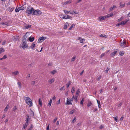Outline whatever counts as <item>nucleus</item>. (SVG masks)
Instances as JSON below:
<instances>
[{
	"label": "nucleus",
	"instance_id": "de8ad7c7",
	"mask_svg": "<svg viewBox=\"0 0 130 130\" xmlns=\"http://www.w3.org/2000/svg\"><path fill=\"white\" fill-rule=\"evenodd\" d=\"M60 18L62 19H67V17H66V15H63V17H60Z\"/></svg>",
	"mask_w": 130,
	"mask_h": 130
},
{
	"label": "nucleus",
	"instance_id": "8fccbe9b",
	"mask_svg": "<svg viewBox=\"0 0 130 130\" xmlns=\"http://www.w3.org/2000/svg\"><path fill=\"white\" fill-rule=\"evenodd\" d=\"M102 76L101 75L99 76V77L97 78V80L99 81L101 79Z\"/></svg>",
	"mask_w": 130,
	"mask_h": 130
},
{
	"label": "nucleus",
	"instance_id": "2f4dec72",
	"mask_svg": "<svg viewBox=\"0 0 130 130\" xmlns=\"http://www.w3.org/2000/svg\"><path fill=\"white\" fill-rule=\"evenodd\" d=\"M31 26L30 25H28L25 26V28L26 29H28Z\"/></svg>",
	"mask_w": 130,
	"mask_h": 130
},
{
	"label": "nucleus",
	"instance_id": "5fc2aeb1",
	"mask_svg": "<svg viewBox=\"0 0 130 130\" xmlns=\"http://www.w3.org/2000/svg\"><path fill=\"white\" fill-rule=\"evenodd\" d=\"M18 84L19 86V87L20 88H21V83L20 82H18Z\"/></svg>",
	"mask_w": 130,
	"mask_h": 130
},
{
	"label": "nucleus",
	"instance_id": "bf43d9fd",
	"mask_svg": "<svg viewBox=\"0 0 130 130\" xmlns=\"http://www.w3.org/2000/svg\"><path fill=\"white\" fill-rule=\"evenodd\" d=\"M6 41L5 40H4L3 42L2 43V44L3 45H4L6 43Z\"/></svg>",
	"mask_w": 130,
	"mask_h": 130
},
{
	"label": "nucleus",
	"instance_id": "a878e982",
	"mask_svg": "<svg viewBox=\"0 0 130 130\" xmlns=\"http://www.w3.org/2000/svg\"><path fill=\"white\" fill-rule=\"evenodd\" d=\"M28 124H26V123H25V124H24L23 125V128L24 129L26 128L27 127Z\"/></svg>",
	"mask_w": 130,
	"mask_h": 130
},
{
	"label": "nucleus",
	"instance_id": "39448f33",
	"mask_svg": "<svg viewBox=\"0 0 130 130\" xmlns=\"http://www.w3.org/2000/svg\"><path fill=\"white\" fill-rule=\"evenodd\" d=\"M46 38V37H40L38 40V42L39 43L42 42L44 41Z\"/></svg>",
	"mask_w": 130,
	"mask_h": 130
},
{
	"label": "nucleus",
	"instance_id": "09e8293b",
	"mask_svg": "<svg viewBox=\"0 0 130 130\" xmlns=\"http://www.w3.org/2000/svg\"><path fill=\"white\" fill-rule=\"evenodd\" d=\"M61 91H62V90H65V88L64 86H63L62 87H61L60 89Z\"/></svg>",
	"mask_w": 130,
	"mask_h": 130
},
{
	"label": "nucleus",
	"instance_id": "20e7f679",
	"mask_svg": "<svg viewBox=\"0 0 130 130\" xmlns=\"http://www.w3.org/2000/svg\"><path fill=\"white\" fill-rule=\"evenodd\" d=\"M21 47L23 49L24 48H25L28 47L27 44L24 41L23 42Z\"/></svg>",
	"mask_w": 130,
	"mask_h": 130
},
{
	"label": "nucleus",
	"instance_id": "7c9ffc66",
	"mask_svg": "<svg viewBox=\"0 0 130 130\" xmlns=\"http://www.w3.org/2000/svg\"><path fill=\"white\" fill-rule=\"evenodd\" d=\"M56 70H53L51 72V73L53 74H55V73H56Z\"/></svg>",
	"mask_w": 130,
	"mask_h": 130
},
{
	"label": "nucleus",
	"instance_id": "f257e3e1",
	"mask_svg": "<svg viewBox=\"0 0 130 130\" xmlns=\"http://www.w3.org/2000/svg\"><path fill=\"white\" fill-rule=\"evenodd\" d=\"M25 101L26 104L29 105L30 107H31L32 105V102L31 99L28 97H25Z\"/></svg>",
	"mask_w": 130,
	"mask_h": 130
},
{
	"label": "nucleus",
	"instance_id": "6e6552de",
	"mask_svg": "<svg viewBox=\"0 0 130 130\" xmlns=\"http://www.w3.org/2000/svg\"><path fill=\"white\" fill-rule=\"evenodd\" d=\"M35 47V42H34L32 43V44L31 45V46H30V47L32 50H34Z\"/></svg>",
	"mask_w": 130,
	"mask_h": 130
},
{
	"label": "nucleus",
	"instance_id": "b1692460",
	"mask_svg": "<svg viewBox=\"0 0 130 130\" xmlns=\"http://www.w3.org/2000/svg\"><path fill=\"white\" fill-rule=\"evenodd\" d=\"M80 42L81 43H85V39H83L81 40L80 41Z\"/></svg>",
	"mask_w": 130,
	"mask_h": 130
},
{
	"label": "nucleus",
	"instance_id": "473e14b6",
	"mask_svg": "<svg viewBox=\"0 0 130 130\" xmlns=\"http://www.w3.org/2000/svg\"><path fill=\"white\" fill-rule=\"evenodd\" d=\"M71 84V81H69V82L68 83L66 84V86L67 88H68L70 85Z\"/></svg>",
	"mask_w": 130,
	"mask_h": 130
},
{
	"label": "nucleus",
	"instance_id": "4c0bfd02",
	"mask_svg": "<svg viewBox=\"0 0 130 130\" xmlns=\"http://www.w3.org/2000/svg\"><path fill=\"white\" fill-rule=\"evenodd\" d=\"M124 18V17L123 16L121 17L120 18L118 19V22H120L122 21Z\"/></svg>",
	"mask_w": 130,
	"mask_h": 130
},
{
	"label": "nucleus",
	"instance_id": "4d7b16f0",
	"mask_svg": "<svg viewBox=\"0 0 130 130\" xmlns=\"http://www.w3.org/2000/svg\"><path fill=\"white\" fill-rule=\"evenodd\" d=\"M57 117H55L54 120V123H55L56 122V121L57 120Z\"/></svg>",
	"mask_w": 130,
	"mask_h": 130
},
{
	"label": "nucleus",
	"instance_id": "bb28decb",
	"mask_svg": "<svg viewBox=\"0 0 130 130\" xmlns=\"http://www.w3.org/2000/svg\"><path fill=\"white\" fill-rule=\"evenodd\" d=\"M8 9L10 11H11V12L14 9V7L11 8L10 7H9L8 8Z\"/></svg>",
	"mask_w": 130,
	"mask_h": 130
},
{
	"label": "nucleus",
	"instance_id": "4468645a",
	"mask_svg": "<svg viewBox=\"0 0 130 130\" xmlns=\"http://www.w3.org/2000/svg\"><path fill=\"white\" fill-rule=\"evenodd\" d=\"M117 51H115L113 53H112L110 55V56L111 57H113L115 56L116 54Z\"/></svg>",
	"mask_w": 130,
	"mask_h": 130
},
{
	"label": "nucleus",
	"instance_id": "a211bd4d",
	"mask_svg": "<svg viewBox=\"0 0 130 130\" xmlns=\"http://www.w3.org/2000/svg\"><path fill=\"white\" fill-rule=\"evenodd\" d=\"M127 23V22L125 21H122L119 25H124Z\"/></svg>",
	"mask_w": 130,
	"mask_h": 130
},
{
	"label": "nucleus",
	"instance_id": "412c9836",
	"mask_svg": "<svg viewBox=\"0 0 130 130\" xmlns=\"http://www.w3.org/2000/svg\"><path fill=\"white\" fill-rule=\"evenodd\" d=\"M69 25L68 24V23H65L64 26V29H66L67 28L68 26Z\"/></svg>",
	"mask_w": 130,
	"mask_h": 130
},
{
	"label": "nucleus",
	"instance_id": "49530a36",
	"mask_svg": "<svg viewBox=\"0 0 130 130\" xmlns=\"http://www.w3.org/2000/svg\"><path fill=\"white\" fill-rule=\"evenodd\" d=\"M23 37L24 38V39L23 40V41H24V40H26V38L27 37V36L26 35V34L25 35H24L23 36Z\"/></svg>",
	"mask_w": 130,
	"mask_h": 130
},
{
	"label": "nucleus",
	"instance_id": "0e129e2a",
	"mask_svg": "<svg viewBox=\"0 0 130 130\" xmlns=\"http://www.w3.org/2000/svg\"><path fill=\"white\" fill-rule=\"evenodd\" d=\"M56 97L55 96H54L52 98V99L53 100H55V99H56Z\"/></svg>",
	"mask_w": 130,
	"mask_h": 130
},
{
	"label": "nucleus",
	"instance_id": "e2e57ef3",
	"mask_svg": "<svg viewBox=\"0 0 130 130\" xmlns=\"http://www.w3.org/2000/svg\"><path fill=\"white\" fill-rule=\"evenodd\" d=\"M49 124L47 126V128H46V130H49Z\"/></svg>",
	"mask_w": 130,
	"mask_h": 130
},
{
	"label": "nucleus",
	"instance_id": "393cba45",
	"mask_svg": "<svg viewBox=\"0 0 130 130\" xmlns=\"http://www.w3.org/2000/svg\"><path fill=\"white\" fill-rule=\"evenodd\" d=\"M75 111V110L74 109H73L69 113L70 114H72L74 113Z\"/></svg>",
	"mask_w": 130,
	"mask_h": 130
},
{
	"label": "nucleus",
	"instance_id": "72a5a7b5",
	"mask_svg": "<svg viewBox=\"0 0 130 130\" xmlns=\"http://www.w3.org/2000/svg\"><path fill=\"white\" fill-rule=\"evenodd\" d=\"M124 54V52L123 51L120 52L119 53V54L121 56L123 55Z\"/></svg>",
	"mask_w": 130,
	"mask_h": 130
},
{
	"label": "nucleus",
	"instance_id": "dca6fc26",
	"mask_svg": "<svg viewBox=\"0 0 130 130\" xmlns=\"http://www.w3.org/2000/svg\"><path fill=\"white\" fill-rule=\"evenodd\" d=\"M28 39L30 42H32L34 40V37H32V38L30 37Z\"/></svg>",
	"mask_w": 130,
	"mask_h": 130
},
{
	"label": "nucleus",
	"instance_id": "052dcab7",
	"mask_svg": "<svg viewBox=\"0 0 130 130\" xmlns=\"http://www.w3.org/2000/svg\"><path fill=\"white\" fill-rule=\"evenodd\" d=\"M3 58L4 59H5L7 58V56L6 55H5L3 56Z\"/></svg>",
	"mask_w": 130,
	"mask_h": 130
},
{
	"label": "nucleus",
	"instance_id": "680f3d73",
	"mask_svg": "<svg viewBox=\"0 0 130 130\" xmlns=\"http://www.w3.org/2000/svg\"><path fill=\"white\" fill-rule=\"evenodd\" d=\"M35 84V81H33L32 82V83H31V85H34Z\"/></svg>",
	"mask_w": 130,
	"mask_h": 130
},
{
	"label": "nucleus",
	"instance_id": "a19ab883",
	"mask_svg": "<svg viewBox=\"0 0 130 130\" xmlns=\"http://www.w3.org/2000/svg\"><path fill=\"white\" fill-rule=\"evenodd\" d=\"M72 2V1L71 0H69L68 1H67L66 2V4L68 3H70Z\"/></svg>",
	"mask_w": 130,
	"mask_h": 130
},
{
	"label": "nucleus",
	"instance_id": "ddd939ff",
	"mask_svg": "<svg viewBox=\"0 0 130 130\" xmlns=\"http://www.w3.org/2000/svg\"><path fill=\"white\" fill-rule=\"evenodd\" d=\"M54 80L53 78H52L48 81V82L50 84H51L54 82Z\"/></svg>",
	"mask_w": 130,
	"mask_h": 130
},
{
	"label": "nucleus",
	"instance_id": "6e6d98bb",
	"mask_svg": "<svg viewBox=\"0 0 130 130\" xmlns=\"http://www.w3.org/2000/svg\"><path fill=\"white\" fill-rule=\"evenodd\" d=\"M96 101L98 105L101 104L100 102L98 100H96Z\"/></svg>",
	"mask_w": 130,
	"mask_h": 130
},
{
	"label": "nucleus",
	"instance_id": "3c124183",
	"mask_svg": "<svg viewBox=\"0 0 130 130\" xmlns=\"http://www.w3.org/2000/svg\"><path fill=\"white\" fill-rule=\"evenodd\" d=\"M115 121H116L117 122H118V117L117 116H116V117H115Z\"/></svg>",
	"mask_w": 130,
	"mask_h": 130
},
{
	"label": "nucleus",
	"instance_id": "69168bd1",
	"mask_svg": "<svg viewBox=\"0 0 130 130\" xmlns=\"http://www.w3.org/2000/svg\"><path fill=\"white\" fill-rule=\"evenodd\" d=\"M121 105H122L121 103H120L118 105V107H120L121 106Z\"/></svg>",
	"mask_w": 130,
	"mask_h": 130
},
{
	"label": "nucleus",
	"instance_id": "864d4df0",
	"mask_svg": "<svg viewBox=\"0 0 130 130\" xmlns=\"http://www.w3.org/2000/svg\"><path fill=\"white\" fill-rule=\"evenodd\" d=\"M66 17H67V19H71L72 18L71 16L69 15H66Z\"/></svg>",
	"mask_w": 130,
	"mask_h": 130
},
{
	"label": "nucleus",
	"instance_id": "c756f323",
	"mask_svg": "<svg viewBox=\"0 0 130 130\" xmlns=\"http://www.w3.org/2000/svg\"><path fill=\"white\" fill-rule=\"evenodd\" d=\"M20 10L19 7L17 8V7L15 9V11L16 12H18Z\"/></svg>",
	"mask_w": 130,
	"mask_h": 130
},
{
	"label": "nucleus",
	"instance_id": "cd10ccee",
	"mask_svg": "<svg viewBox=\"0 0 130 130\" xmlns=\"http://www.w3.org/2000/svg\"><path fill=\"white\" fill-rule=\"evenodd\" d=\"M39 104L40 106L42 105V101L40 98L39 99Z\"/></svg>",
	"mask_w": 130,
	"mask_h": 130
},
{
	"label": "nucleus",
	"instance_id": "37998d69",
	"mask_svg": "<svg viewBox=\"0 0 130 130\" xmlns=\"http://www.w3.org/2000/svg\"><path fill=\"white\" fill-rule=\"evenodd\" d=\"M17 109L16 106H14L13 108V111H15Z\"/></svg>",
	"mask_w": 130,
	"mask_h": 130
},
{
	"label": "nucleus",
	"instance_id": "c9c22d12",
	"mask_svg": "<svg viewBox=\"0 0 130 130\" xmlns=\"http://www.w3.org/2000/svg\"><path fill=\"white\" fill-rule=\"evenodd\" d=\"M64 11L65 14H68L70 12V11H68L67 10H64Z\"/></svg>",
	"mask_w": 130,
	"mask_h": 130
},
{
	"label": "nucleus",
	"instance_id": "5701e85b",
	"mask_svg": "<svg viewBox=\"0 0 130 130\" xmlns=\"http://www.w3.org/2000/svg\"><path fill=\"white\" fill-rule=\"evenodd\" d=\"M1 24L2 25H5L7 26H9V23L7 22H2L1 23Z\"/></svg>",
	"mask_w": 130,
	"mask_h": 130
},
{
	"label": "nucleus",
	"instance_id": "13d9d810",
	"mask_svg": "<svg viewBox=\"0 0 130 130\" xmlns=\"http://www.w3.org/2000/svg\"><path fill=\"white\" fill-rule=\"evenodd\" d=\"M129 17H130V12H129L128 14L127 15V17L128 18Z\"/></svg>",
	"mask_w": 130,
	"mask_h": 130
},
{
	"label": "nucleus",
	"instance_id": "f3484780",
	"mask_svg": "<svg viewBox=\"0 0 130 130\" xmlns=\"http://www.w3.org/2000/svg\"><path fill=\"white\" fill-rule=\"evenodd\" d=\"M52 102V100L51 99L49 101V102L47 104V106L50 107L51 106V104Z\"/></svg>",
	"mask_w": 130,
	"mask_h": 130
},
{
	"label": "nucleus",
	"instance_id": "c85d7f7f",
	"mask_svg": "<svg viewBox=\"0 0 130 130\" xmlns=\"http://www.w3.org/2000/svg\"><path fill=\"white\" fill-rule=\"evenodd\" d=\"M4 51V50L3 48H0V54L3 53Z\"/></svg>",
	"mask_w": 130,
	"mask_h": 130
},
{
	"label": "nucleus",
	"instance_id": "7ed1b4c3",
	"mask_svg": "<svg viewBox=\"0 0 130 130\" xmlns=\"http://www.w3.org/2000/svg\"><path fill=\"white\" fill-rule=\"evenodd\" d=\"M34 10V9L33 7H31L30 9L29 8H27V9L26 13L28 14H31L33 15Z\"/></svg>",
	"mask_w": 130,
	"mask_h": 130
},
{
	"label": "nucleus",
	"instance_id": "0eeeda50",
	"mask_svg": "<svg viewBox=\"0 0 130 130\" xmlns=\"http://www.w3.org/2000/svg\"><path fill=\"white\" fill-rule=\"evenodd\" d=\"M12 75L15 76L18 75L19 74V72L18 71H15L12 72Z\"/></svg>",
	"mask_w": 130,
	"mask_h": 130
},
{
	"label": "nucleus",
	"instance_id": "4be33fe9",
	"mask_svg": "<svg viewBox=\"0 0 130 130\" xmlns=\"http://www.w3.org/2000/svg\"><path fill=\"white\" fill-rule=\"evenodd\" d=\"M116 7V6L113 5L112 7H111L109 9V11H110L113 10L114 8Z\"/></svg>",
	"mask_w": 130,
	"mask_h": 130
},
{
	"label": "nucleus",
	"instance_id": "774afa93",
	"mask_svg": "<svg viewBox=\"0 0 130 130\" xmlns=\"http://www.w3.org/2000/svg\"><path fill=\"white\" fill-rule=\"evenodd\" d=\"M74 92V90L73 89V88L72 90L71 91V92L72 93H73Z\"/></svg>",
	"mask_w": 130,
	"mask_h": 130
},
{
	"label": "nucleus",
	"instance_id": "e433bc0d",
	"mask_svg": "<svg viewBox=\"0 0 130 130\" xmlns=\"http://www.w3.org/2000/svg\"><path fill=\"white\" fill-rule=\"evenodd\" d=\"M33 127V126L32 124L30 125V127L29 128L28 130H31Z\"/></svg>",
	"mask_w": 130,
	"mask_h": 130
},
{
	"label": "nucleus",
	"instance_id": "58836bf2",
	"mask_svg": "<svg viewBox=\"0 0 130 130\" xmlns=\"http://www.w3.org/2000/svg\"><path fill=\"white\" fill-rule=\"evenodd\" d=\"M80 92V91L79 90V89H78L77 91H76V95H77V96H78V95L79 94V93Z\"/></svg>",
	"mask_w": 130,
	"mask_h": 130
},
{
	"label": "nucleus",
	"instance_id": "c03bdc74",
	"mask_svg": "<svg viewBox=\"0 0 130 130\" xmlns=\"http://www.w3.org/2000/svg\"><path fill=\"white\" fill-rule=\"evenodd\" d=\"M75 57H73L72 58L71 61V62L75 60Z\"/></svg>",
	"mask_w": 130,
	"mask_h": 130
},
{
	"label": "nucleus",
	"instance_id": "a18cd8bd",
	"mask_svg": "<svg viewBox=\"0 0 130 130\" xmlns=\"http://www.w3.org/2000/svg\"><path fill=\"white\" fill-rule=\"evenodd\" d=\"M19 8H20V10H24V7H23L22 6L21 7H19Z\"/></svg>",
	"mask_w": 130,
	"mask_h": 130
},
{
	"label": "nucleus",
	"instance_id": "f704fd0d",
	"mask_svg": "<svg viewBox=\"0 0 130 130\" xmlns=\"http://www.w3.org/2000/svg\"><path fill=\"white\" fill-rule=\"evenodd\" d=\"M9 107V106L8 105H7L6 107L5 108V109H4V111H6L8 109Z\"/></svg>",
	"mask_w": 130,
	"mask_h": 130
},
{
	"label": "nucleus",
	"instance_id": "6ab92c4d",
	"mask_svg": "<svg viewBox=\"0 0 130 130\" xmlns=\"http://www.w3.org/2000/svg\"><path fill=\"white\" fill-rule=\"evenodd\" d=\"M120 7L121 8H122L123 7H124L125 5V4L124 3L122 4V3L121 2L120 4Z\"/></svg>",
	"mask_w": 130,
	"mask_h": 130
},
{
	"label": "nucleus",
	"instance_id": "79ce46f5",
	"mask_svg": "<svg viewBox=\"0 0 130 130\" xmlns=\"http://www.w3.org/2000/svg\"><path fill=\"white\" fill-rule=\"evenodd\" d=\"M76 121V117H74L73 120L72 121V123H74Z\"/></svg>",
	"mask_w": 130,
	"mask_h": 130
},
{
	"label": "nucleus",
	"instance_id": "aec40b11",
	"mask_svg": "<svg viewBox=\"0 0 130 130\" xmlns=\"http://www.w3.org/2000/svg\"><path fill=\"white\" fill-rule=\"evenodd\" d=\"M100 36L101 37H105V38H107V36L105 34H101L100 35Z\"/></svg>",
	"mask_w": 130,
	"mask_h": 130
},
{
	"label": "nucleus",
	"instance_id": "2eb2a0df",
	"mask_svg": "<svg viewBox=\"0 0 130 130\" xmlns=\"http://www.w3.org/2000/svg\"><path fill=\"white\" fill-rule=\"evenodd\" d=\"M92 104V103L90 101H89L88 102V103L87 104V106L88 107L91 106Z\"/></svg>",
	"mask_w": 130,
	"mask_h": 130
},
{
	"label": "nucleus",
	"instance_id": "9b49d317",
	"mask_svg": "<svg viewBox=\"0 0 130 130\" xmlns=\"http://www.w3.org/2000/svg\"><path fill=\"white\" fill-rule=\"evenodd\" d=\"M126 44V41L123 40L122 42H121L120 45L121 46H123Z\"/></svg>",
	"mask_w": 130,
	"mask_h": 130
},
{
	"label": "nucleus",
	"instance_id": "1a4fd4ad",
	"mask_svg": "<svg viewBox=\"0 0 130 130\" xmlns=\"http://www.w3.org/2000/svg\"><path fill=\"white\" fill-rule=\"evenodd\" d=\"M91 110H92V111L94 112L98 110V109L97 108H95L94 107H92Z\"/></svg>",
	"mask_w": 130,
	"mask_h": 130
},
{
	"label": "nucleus",
	"instance_id": "f8f14e48",
	"mask_svg": "<svg viewBox=\"0 0 130 130\" xmlns=\"http://www.w3.org/2000/svg\"><path fill=\"white\" fill-rule=\"evenodd\" d=\"M29 115H28L27 116V117L26 120H25V121H26V122L25 123H26V124H28V121L29 120L30 118H29Z\"/></svg>",
	"mask_w": 130,
	"mask_h": 130
},
{
	"label": "nucleus",
	"instance_id": "f03ea898",
	"mask_svg": "<svg viewBox=\"0 0 130 130\" xmlns=\"http://www.w3.org/2000/svg\"><path fill=\"white\" fill-rule=\"evenodd\" d=\"M42 13L39 10H34L33 12V15H39Z\"/></svg>",
	"mask_w": 130,
	"mask_h": 130
},
{
	"label": "nucleus",
	"instance_id": "9d476101",
	"mask_svg": "<svg viewBox=\"0 0 130 130\" xmlns=\"http://www.w3.org/2000/svg\"><path fill=\"white\" fill-rule=\"evenodd\" d=\"M72 104V103L71 102V100H70L68 99L67 98V104H66L71 105Z\"/></svg>",
	"mask_w": 130,
	"mask_h": 130
},
{
	"label": "nucleus",
	"instance_id": "423d86ee",
	"mask_svg": "<svg viewBox=\"0 0 130 130\" xmlns=\"http://www.w3.org/2000/svg\"><path fill=\"white\" fill-rule=\"evenodd\" d=\"M106 18V16L100 17L99 18V20L100 21H102L105 19Z\"/></svg>",
	"mask_w": 130,
	"mask_h": 130
},
{
	"label": "nucleus",
	"instance_id": "603ef678",
	"mask_svg": "<svg viewBox=\"0 0 130 130\" xmlns=\"http://www.w3.org/2000/svg\"><path fill=\"white\" fill-rule=\"evenodd\" d=\"M75 26L74 24H73L71 26V27L69 28V30H71L72 27Z\"/></svg>",
	"mask_w": 130,
	"mask_h": 130
},
{
	"label": "nucleus",
	"instance_id": "ea45409f",
	"mask_svg": "<svg viewBox=\"0 0 130 130\" xmlns=\"http://www.w3.org/2000/svg\"><path fill=\"white\" fill-rule=\"evenodd\" d=\"M77 96H76L75 97H74V99L75 101V102L76 103L77 102Z\"/></svg>",
	"mask_w": 130,
	"mask_h": 130
},
{
	"label": "nucleus",
	"instance_id": "338daca9",
	"mask_svg": "<svg viewBox=\"0 0 130 130\" xmlns=\"http://www.w3.org/2000/svg\"><path fill=\"white\" fill-rule=\"evenodd\" d=\"M104 53L102 54L101 55V57H102L104 56Z\"/></svg>",
	"mask_w": 130,
	"mask_h": 130
}]
</instances>
